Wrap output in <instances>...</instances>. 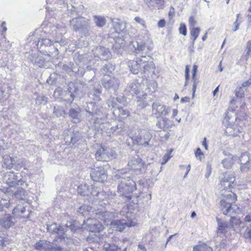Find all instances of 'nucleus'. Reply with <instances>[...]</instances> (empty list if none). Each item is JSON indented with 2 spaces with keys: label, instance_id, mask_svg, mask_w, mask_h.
Returning a JSON list of instances; mask_svg holds the SVG:
<instances>
[{
  "label": "nucleus",
  "instance_id": "nucleus-1",
  "mask_svg": "<svg viewBox=\"0 0 251 251\" xmlns=\"http://www.w3.org/2000/svg\"><path fill=\"white\" fill-rule=\"evenodd\" d=\"M116 156L115 151L109 149L101 144H98L95 153V158L98 161L107 162Z\"/></svg>",
  "mask_w": 251,
  "mask_h": 251
},
{
  "label": "nucleus",
  "instance_id": "nucleus-2",
  "mask_svg": "<svg viewBox=\"0 0 251 251\" xmlns=\"http://www.w3.org/2000/svg\"><path fill=\"white\" fill-rule=\"evenodd\" d=\"M237 201V196L236 194L232 193L226 196L220 201V205L223 214L227 215L231 213H233V206H236V202Z\"/></svg>",
  "mask_w": 251,
  "mask_h": 251
},
{
  "label": "nucleus",
  "instance_id": "nucleus-3",
  "mask_svg": "<svg viewBox=\"0 0 251 251\" xmlns=\"http://www.w3.org/2000/svg\"><path fill=\"white\" fill-rule=\"evenodd\" d=\"M151 62L143 60L142 58H138L135 60H131L129 62L130 71L133 74H137L140 71L145 73L148 71L151 64Z\"/></svg>",
  "mask_w": 251,
  "mask_h": 251
},
{
  "label": "nucleus",
  "instance_id": "nucleus-4",
  "mask_svg": "<svg viewBox=\"0 0 251 251\" xmlns=\"http://www.w3.org/2000/svg\"><path fill=\"white\" fill-rule=\"evenodd\" d=\"M118 192L122 196L132 193L136 190V183L130 178L121 181L118 186Z\"/></svg>",
  "mask_w": 251,
  "mask_h": 251
},
{
  "label": "nucleus",
  "instance_id": "nucleus-5",
  "mask_svg": "<svg viewBox=\"0 0 251 251\" xmlns=\"http://www.w3.org/2000/svg\"><path fill=\"white\" fill-rule=\"evenodd\" d=\"M90 176L95 181L104 183L107 181V172L103 167H99L92 171Z\"/></svg>",
  "mask_w": 251,
  "mask_h": 251
},
{
  "label": "nucleus",
  "instance_id": "nucleus-6",
  "mask_svg": "<svg viewBox=\"0 0 251 251\" xmlns=\"http://www.w3.org/2000/svg\"><path fill=\"white\" fill-rule=\"evenodd\" d=\"M35 249L40 251H62L60 247H53L51 243L48 241L40 240L34 245Z\"/></svg>",
  "mask_w": 251,
  "mask_h": 251
},
{
  "label": "nucleus",
  "instance_id": "nucleus-7",
  "mask_svg": "<svg viewBox=\"0 0 251 251\" xmlns=\"http://www.w3.org/2000/svg\"><path fill=\"white\" fill-rule=\"evenodd\" d=\"M136 225V223L131 221L126 223L124 222V220H116L111 223L112 227L119 231H123L126 226H134Z\"/></svg>",
  "mask_w": 251,
  "mask_h": 251
},
{
  "label": "nucleus",
  "instance_id": "nucleus-8",
  "mask_svg": "<svg viewBox=\"0 0 251 251\" xmlns=\"http://www.w3.org/2000/svg\"><path fill=\"white\" fill-rule=\"evenodd\" d=\"M235 178L233 175L226 174L223 178L220 180V184L224 189H230L233 187Z\"/></svg>",
  "mask_w": 251,
  "mask_h": 251
},
{
  "label": "nucleus",
  "instance_id": "nucleus-9",
  "mask_svg": "<svg viewBox=\"0 0 251 251\" xmlns=\"http://www.w3.org/2000/svg\"><path fill=\"white\" fill-rule=\"evenodd\" d=\"M93 220V223L88 226L89 231L95 233L102 231L104 228V226L100 222Z\"/></svg>",
  "mask_w": 251,
  "mask_h": 251
},
{
  "label": "nucleus",
  "instance_id": "nucleus-10",
  "mask_svg": "<svg viewBox=\"0 0 251 251\" xmlns=\"http://www.w3.org/2000/svg\"><path fill=\"white\" fill-rule=\"evenodd\" d=\"M25 212V207L19 204L13 209L12 211V214L14 217L22 218L25 217V216L23 215V214Z\"/></svg>",
  "mask_w": 251,
  "mask_h": 251
},
{
  "label": "nucleus",
  "instance_id": "nucleus-11",
  "mask_svg": "<svg viewBox=\"0 0 251 251\" xmlns=\"http://www.w3.org/2000/svg\"><path fill=\"white\" fill-rule=\"evenodd\" d=\"M156 111L155 114L158 116H166L169 112V108L166 106L162 105H157Z\"/></svg>",
  "mask_w": 251,
  "mask_h": 251
},
{
  "label": "nucleus",
  "instance_id": "nucleus-12",
  "mask_svg": "<svg viewBox=\"0 0 251 251\" xmlns=\"http://www.w3.org/2000/svg\"><path fill=\"white\" fill-rule=\"evenodd\" d=\"M200 30L201 29L200 27H190L191 39L193 41V44L197 38L198 37L200 34Z\"/></svg>",
  "mask_w": 251,
  "mask_h": 251
},
{
  "label": "nucleus",
  "instance_id": "nucleus-13",
  "mask_svg": "<svg viewBox=\"0 0 251 251\" xmlns=\"http://www.w3.org/2000/svg\"><path fill=\"white\" fill-rule=\"evenodd\" d=\"M103 249L105 251H120V248L118 247L114 244H110L105 242L103 245Z\"/></svg>",
  "mask_w": 251,
  "mask_h": 251
},
{
  "label": "nucleus",
  "instance_id": "nucleus-14",
  "mask_svg": "<svg viewBox=\"0 0 251 251\" xmlns=\"http://www.w3.org/2000/svg\"><path fill=\"white\" fill-rule=\"evenodd\" d=\"M197 71V66L196 65H194L193 67V75H192V79L193 80V95L195 93L197 84L199 83V80L196 77V73Z\"/></svg>",
  "mask_w": 251,
  "mask_h": 251
},
{
  "label": "nucleus",
  "instance_id": "nucleus-15",
  "mask_svg": "<svg viewBox=\"0 0 251 251\" xmlns=\"http://www.w3.org/2000/svg\"><path fill=\"white\" fill-rule=\"evenodd\" d=\"M251 53V40L247 42L246 44V47L245 49V53L243 55L242 58L245 60H248L249 58V56Z\"/></svg>",
  "mask_w": 251,
  "mask_h": 251
},
{
  "label": "nucleus",
  "instance_id": "nucleus-16",
  "mask_svg": "<svg viewBox=\"0 0 251 251\" xmlns=\"http://www.w3.org/2000/svg\"><path fill=\"white\" fill-rule=\"evenodd\" d=\"M193 251H212V249L205 244L196 245L193 247Z\"/></svg>",
  "mask_w": 251,
  "mask_h": 251
},
{
  "label": "nucleus",
  "instance_id": "nucleus-17",
  "mask_svg": "<svg viewBox=\"0 0 251 251\" xmlns=\"http://www.w3.org/2000/svg\"><path fill=\"white\" fill-rule=\"evenodd\" d=\"M96 25L99 27H103L106 24V20L105 17L99 16H95Z\"/></svg>",
  "mask_w": 251,
  "mask_h": 251
},
{
  "label": "nucleus",
  "instance_id": "nucleus-18",
  "mask_svg": "<svg viewBox=\"0 0 251 251\" xmlns=\"http://www.w3.org/2000/svg\"><path fill=\"white\" fill-rule=\"evenodd\" d=\"M13 217L10 215H8L3 220V224L5 227L9 228L14 225V223L12 221Z\"/></svg>",
  "mask_w": 251,
  "mask_h": 251
},
{
  "label": "nucleus",
  "instance_id": "nucleus-19",
  "mask_svg": "<svg viewBox=\"0 0 251 251\" xmlns=\"http://www.w3.org/2000/svg\"><path fill=\"white\" fill-rule=\"evenodd\" d=\"M242 222L240 218L235 217H231L229 221V223L232 227H236L239 226Z\"/></svg>",
  "mask_w": 251,
  "mask_h": 251
},
{
  "label": "nucleus",
  "instance_id": "nucleus-20",
  "mask_svg": "<svg viewBox=\"0 0 251 251\" xmlns=\"http://www.w3.org/2000/svg\"><path fill=\"white\" fill-rule=\"evenodd\" d=\"M140 163V161L137 160V159H133L128 162L127 164V166L130 168L131 169L136 171L139 170L141 171V168H138L136 167V165Z\"/></svg>",
  "mask_w": 251,
  "mask_h": 251
},
{
  "label": "nucleus",
  "instance_id": "nucleus-21",
  "mask_svg": "<svg viewBox=\"0 0 251 251\" xmlns=\"http://www.w3.org/2000/svg\"><path fill=\"white\" fill-rule=\"evenodd\" d=\"M228 227V225L226 223L219 222H218V231L220 233H225L226 232V229Z\"/></svg>",
  "mask_w": 251,
  "mask_h": 251
},
{
  "label": "nucleus",
  "instance_id": "nucleus-22",
  "mask_svg": "<svg viewBox=\"0 0 251 251\" xmlns=\"http://www.w3.org/2000/svg\"><path fill=\"white\" fill-rule=\"evenodd\" d=\"M222 164L225 168L229 169L233 165V161L231 159L226 158L222 161Z\"/></svg>",
  "mask_w": 251,
  "mask_h": 251
},
{
  "label": "nucleus",
  "instance_id": "nucleus-23",
  "mask_svg": "<svg viewBox=\"0 0 251 251\" xmlns=\"http://www.w3.org/2000/svg\"><path fill=\"white\" fill-rule=\"evenodd\" d=\"M163 2L162 0H149L146 2L147 4L149 7H153L155 5L161 3Z\"/></svg>",
  "mask_w": 251,
  "mask_h": 251
},
{
  "label": "nucleus",
  "instance_id": "nucleus-24",
  "mask_svg": "<svg viewBox=\"0 0 251 251\" xmlns=\"http://www.w3.org/2000/svg\"><path fill=\"white\" fill-rule=\"evenodd\" d=\"M235 95L237 98H242L244 97L245 93L242 87H239L236 89Z\"/></svg>",
  "mask_w": 251,
  "mask_h": 251
},
{
  "label": "nucleus",
  "instance_id": "nucleus-25",
  "mask_svg": "<svg viewBox=\"0 0 251 251\" xmlns=\"http://www.w3.org/2000/svg\"><path fill=\"white\" fill-rule=\"evenodd\" d=\"M178 30L180 34H181L184 36H186L187 35V28L185 24L181 23L180 25Z\"/></svg>",
  "mask_w": 251,
  "mask_h": 251
},
{
  "label": "nucleus",
  "instance_id": "nucleus-26",
  "mask_svg": "<svg viewBox=\"0 0 251 251\" xmlns=\"http://www.w3.org/2000/svg\"><path fill=\"white\" fill-rule=\"evenodd\" d=\"M173 150L170 149L164 155L163 158V163L162 164L166 163L169 159L172 157L171 154L172 153Z\"/></svg>",
  "mask_w": 251,
  "mask_h": 251
},
{
  "label": "nucleus",
  "instance_id": "nucleus-27",
  "mask_svg": "<svg viewBox=\"0 0 251 251\" xmlns=\"http://www.w3.org/2000/svg\"><path fill=\"white\" fill-rule=\"evenodd\" d=\"M69 114L70 116H71L73 119H76L78 117V113L75 109H70L69 112Z\"/></svg>",
  "mask_w": 251,
  "mask_h": 251
},
{
  "label": "nucleus",
  "instance_id": "nucleus-28",
  "mask_svg": "<svg viewBox=\"0 0 251 251\" xmlns=\"http://www.w3.org/2000/svg\"><path fill=\"white\" fill-rule=\"evenodd\" d=\"M189 66L188 65H186L185 67V85H187L188 80L189 79Z\"/></svg>",
  "mask_w": 251,
  "mask_h": 251
},
{
  "label": "nucleus",
  "instance_id": "nucleus-29",
  "mask_svg": "<svg viewBox=\"0 0 251 251\" xmlns=\"http://www.w3.org/2000/svg\"><path fill=\"white\" fill-rule=\"evenodd\" d=\"M239 16H240L239 14H238L236 16V20L233 24L235 26V28L234 29H233V30H232L233 31H235L237 30H238L239 28L240 22L238 21V19H239Z\"/></svg>",
  "mask_w": 251,
  "mask_h": 251
},
{
  "label": "nucleus",
  "instance_id": "nucleus-30",
  "mask_svg": "<svg viewBox=\"0 0 251 251\" xmlns=\"http://www.w3.org/2000/svg\"><path fill=\"white\" fill-rule=\"evenodd\" d=\"M189 24L190 27H193L196 24V21L194 17L191 16L189 19Z\"/></svg>",
  "mask_w": 251,
  "mask_h": 251
},
{
  "label": "nucleus",
  "instance_id": "nucleus-31",
  "mask_svg": "<svg viewBox=\"0 0 251 251\" xmlns=\"http://www.w3.org/2000/svg\"><path fill=\"white\" fill-rule=\"evenodd\" d=\"M251 85V75H250V78L248 80L243 82L242 84V87H248Z\"/></svg>",
  "mask_w": 251,
  "mask_h": 251
},
{
  "label": "nucleus",
  "instance_id": "nucleus-32",
  "mask_svg": "<svg viewBox=\"0 0 251 251\" xmlns=\"http://www.w3.org/2000/svg\"><path fill=\"white\" fill-rule=\"evenodd\" d=\"M195 156L197 157H199L200 159H201L202 156H203V153L200 148H197L196 150L195 151Z\"/></svg>",
  "mask_w": 251,
  "mask_h": 251
},
{
  "label": "nucleus",
  "instance_id": "nucleus-33",
  "mask_svg": "<svg viewBox=\"0 0 251 251\" xmlns=\"http://www.w3.org/2000/svg\"><path fill=\"white\" fill-rule=\"evenodd\" d=\"M134 20L136 22L141 24L144 27H146V24L145 21L141 18H140L139 17H136L134 18Z\"/></svg>",
  "mask_w": 251,
  "mask_h": 251
},
{
  "label": "nucleus",
  "instance_id": "nucleus-34",
  "mask_svg": "<svg viewBox=\"0 0 251 251\" xmlns=\"http://www.w3.org/2000/svg\"><path fill=\"white\" fill-rule=\"evenodd\" d=\"M246 234L247 235L248 237L251 240V225L247 227L245 231Z\"/></svg>",
  "mask_w": 251,
  "mask_h": 251
},
{
  "label": "nucleus",
  "instance_id": "nucleus-35",
  "mask_svg": "<svg viewBox=\"0 0 251 251\" xmlns=\"http://www.w3.org/2000/svg\"><path fill=\"white\" fill-rule=\"evenodd\" d=\"M166 25V21L164 19L160 20L158 23V26L159 27H164Z\"/></svg>",
  "mask_w": 251,
  "mask_h": 251
},
{
  "label": "nucleus",
  "instance_id": "nucleus-36",
  "mask_svg": "<svg viewBox=\"0 0 251 251\" xmlns=\"http://www.w3.org/2000/svg\"><path fill=\"white\" fill-rule=\"evenodd\" d=\"M245 222L246 223L251 222V213L246 215L244 218Z\"/></svg>",
  "mask_w": 251,
  "mask_h": 251
},
{
  "label": "nucleus",
  "instance_id": "nucleus-37",
  "mask_svg": "<svg viewBox=\"0 0 251 251\" xmlns=\"http://www.w3.org/2000/svg\"><path fill=\"white\" fill-rule=\"evenodd\" d=\"M82 186H79L78 187V193L81 196H85L86 195L85 191H81V190L82 189Z\"/></svg>",
  "mask_w": 251,
  "mask_h": 251
},
{
  "label": "nucleus",
  "instance_id": "nucleus-38",
  "mask_svg": "<svg viewBox=\"0 0 251 251\" xmlns=\"http://www.w3.org/2000/svg\"><path fill=\"white\" fill-rule=\"evenodd\" d=\"M202 145L204 147L205 150H207L208 149V145L207 144V142H206V138L205 137H204L203 138V140L202 141Z\"/></svg>",
  "mask_w": 251,
  "mask_h": 251
},
{
  "label": "nucleus",
  "instance_id": "nucleus-39",
  "mask_svg": "<svg viewBox=\"0 0 251 251\" xmlns=\"http://www.w3.org/2000/svg\"><path fill=\"white\" fill-rule=\"evenodd\" d=\"M138 248L142 251H146V249L145 246L143 244H139Z\"/></svg>",
  "mask_w": 251,
  "mask_h": 251
},
{
  "label": "nucleus",
  "instance_id": "nucleus-40",
  "mask_svg": "<svg viewBox=\"0 0 251 251\" xmlns=\"http://www.w3.org/2000/svg\"><path fill=\"white\" fill-rule=\"evenodd\" d=\"M178 113V110L176 109H173V117H175Z\"/></svg>",
  "mask_w": 251,
  "mask_h": 251
},
{
  "label": "nucleus",
  "instance_id": "nucleus-41",
  "mask_svg": "<svg viewBox=\"0 0 251 251\" xmlns=\"http://www.w3.org/2000/svg\"><path fill=\"white\" fill-rule=\"evenodd\" d=\"M222 61H221L220 62V64H219V66H218V69H219V71H220V72H222V71H223V67H222Z\"/></svg>",
  "mask_w": 251,
  "mask_h": 251
},
{
  "label": "nucleus",
  "instance_id": "nucleus-42",
  "mask_svg": "<svg viewBox=\"0 0 251 251\" xmlns=\"http://www.w3.org/2000/svg\"><path fill=\"white\" fill-rule=\"evenodd\" d=\"M181 100L182 102L188 101L189 100V98H188V97L182 98L181 99Z\"/></svg>",
  "mask_w": 251,
  "mask_h": 251
},
{
  "label": "nucleus",
  "instance_id": "nucleus-43",
  "mask_svg": "<svg viewBox=\"0 0 251 251\" xmlns=\"http://www.w3.org/2000/svg\"><path fill=\"white\" fill-rule=\"evenodd\" d=\"M207 170H208L207 174L206 175V177H209V176L210 175L211 173V168H208Z\"/></svg>",
  "mask_w": 251,
  "mask_h": 251
},
{
  "label": "nucleus",
  "instance_id": "nucleus-44",
  "mask_svg": "<svg viewBox=\"0 0 251 251\" xmlns=\"http://www.w3.org/2000/svg\"><path fill=\"white\" fill-rule=\"evenodd\" d=\"M219 85L213 91V96H215L216 95V93L219 90Z\"/></svg>",
  "mask_w": 251,
  "mask_h": 251
},
{
  "label": "nucleus",
  "instance_id": "nucleus-45",
  "mask_svg": "<svg viewBox=\"0 0 251 251\" xmlns=\"http://www.w3.org/2000/svg\"><path fill=\"white\" fill-rule=\"evenodd\" d=\"M207 38V33L206 32L202 37V40L205 41Z\"/></svg>",
  "mask_w": 251,
  "mask_h": 251
},
{
  "label": "nucleus",
  "instance_id": "nucleus-46",
  "mask_svg": "<svg viewBox=\"0 0 251 251\" xmlns=\"http://www.w3.org/2000/svg\"><path fill=\"white\" fill-rule=\"evenodd\" d=\"M196 213H195L194 211H193V212L192 213V214H191V217H192V218H194V217L196 216Z\"/></svg>",
  "mask_w": 251,
  "mask_h": 251
},
{
  "label": "nucleus",
  "instance_id": "nucleus-47",
  "mask_svg": "<svg viewBox=\"0 0 251 251\" xmlns=\"http://www.w3.org/2000/svg\"><path fill=\"white\" fill-rule=\"evenodd\" d=\"M248 11L249 12L251 13V1L250 2V7L249 8Z\"/></svg>",
  "mask_w": 251,
  "mask_h": 251
},
{
  "label": "nucleus",
  "instance_id": "nucleus-48",
  "mask_svg": "<svg viewBox=\"0 0 251 251\" xmlns=\"http://www.w3.org/2000/svg\"><path fill=\"white\" fill-rule=\"evenodd\" d=\"M190 165H189L188 166H187V173H186V174H188V172L190 171Z\"/></svg>",
  "mask_w": 251,
  "mask_h": 251
},
{
  "label": "nucleus",
  "instance_id": "nucleus-49",
  "mask_svg": "<svg viewBox=\"0 0 251 251\" xmlns=\"http://www.w3.org/2000/svg\"><path fill=\"white\" fill-rule=\"evenodd\" d=\"M235 101V100L234 98H233L231 100H230V103H234Z\"/></svg>",
  "mask_w": 251,
  "mask_h": 251
},
{
  "label": "nucleus",
  "instance_id": "nucleus-50",
  "mask_svg": "<svg viewBox=\"0 0 251 251\" xmlns=\"http://www.w3.org/2000/svg\"><path fill=\"white\" fill-rule=\"evenodd\" d=\"M178 99H179L178 96L177 94H176V95H175V96L174 97V100H176Z\"/></svg>",
  "mask_w": 251,
  "mask_h": 251
},
{
  "label": "nucleus",
  "instance_id": "nucleus-51",
  "mask_svg": "<svg viewBox=\"0 0 251 251\" xmlns=\"http://www.w3.org/2000/svg\"><path fill=\"white\" fill-rule=\"evenodd\" d=\"M6 30H7V29H6V27H5V26H4V27H3V31H4V32H5V31H6Z\"/></svg>",
  "mask_w": 251,
  "mask_h": 251
},
{
  "label": "nucleus",
  "instance_id": "nucleus-52",
  "mask_svg": "<svg viewBox=\"0 0 251 251\" xmlns=\"http://www.w3.org/2000/svg\"><path fill=\"white\" fill-rule=\"evenodd\" d=\"M9 159H10V160H11V162H13V158L10 157Z\"/></svg>",
  "mask_w": 251,
  "mask_h": 251
},
{
  "label": "nucleus",
  "instance_id": "nucleus-53",
  "mask_svg": "<svg viewBox=\"0 0 251 251\" xmlns=\"http://www.w3.org/2000/svg\"><path fill=\"white\" fill-rule=\"evenodd\" d=\"M229 1V0H226V3H228Z\"/></svg>",
  "mask_w": 251,
  "mask_h": 251
},
{
  "label": "nucleus",
  "instance_id": "nucleus-54",
  "mask_svg": "<svg viewBox=\"0 0 251 251\" xmlns=\"http://www.w3.org/2000/svg\"><path fill=\"white\" fill-rule=\"evenodd\" d=\"M153 109H155V107H154V105L153 104Z\"/></svg>",
  "mask_w": 251,
  "mask_h": 251
},
{
  "label": "nucleus",
  "instance_id": "nucleus-55",
  "mask_svg": "<svg viewBox=\"0 0 251 251\" xmlns=\"http://www.w3.org/2000/svg\"><path fill=\"white\" fill-rule=\"evenodd\" d=\"M139 93V92H138L137 93H135L136 94H138Z\"/></svg>",
  "mask_w": 251,
  "mask_h": 251
}]
</instances>
